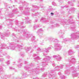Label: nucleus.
Segmentation results:
<instances>
[{
	"label": "nucleus",
	"instance_id": "nucleus-1",
	"mask_svg": "<svg viewBox=\"0 0 79 79\" xmlns=\"http://www.w3.org/2000/svg\"><path fill=\"white\" fill-rule=\"evenodd\" d=\"M51 15H53V13H51Z\"/></svg>",
	"mask_w": 79,
	"mask_h": 79
}]
</instances>
